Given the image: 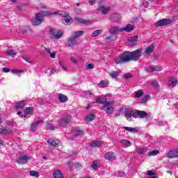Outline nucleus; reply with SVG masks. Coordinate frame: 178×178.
<instances>
[{
  "label": "nucleus",
  "instance_id": "1",
  "mask_svg": "<svg viewBox=\"0 0 178 178\" xmlns=\"http://www.w3.org/2000/svg\"><path fill=\"white\" fill-rule=\"evenodd\" d=\"M142 51L141 49H138L133 51H124L114 60V63L116 65H123V63H127L130 60L136 61L141 58L143 55Z\"/></svg>",
  "mask_w": 178,
  "mask_h": 178
},
{
  "label": "nucleus",
  "instance_id": "2",
  "mask_svg": "<svg viewBox=\"0 0 178 178\" xmlns=\"http://www.w3.org/2000/svg\"><path fill=\"white\" fill-rule=\"evenodd\" d=\"M54 15V13L47 10L43 13V14L41 13H36L35 14V19L33 21V26H38L42 23L44 21V16H51Z\"/></svg>",
  "mask_w": 178,
  "mask_h": 178
},
{
  "label": "nucleus",
  "instance_id": "3",
  "mask_svg": "<svg viewBox=\"0 0 178 178\" xmlns=\"http://www.w3.org/2000/svg\"><path fill=\"white\" fill-rule=\"evenodd\" d=\"M133 118L135 119H137V118H139L140 119H143V118H145L146 120H151V115L148 114V113L140 110L134 111Z\"/></svg>",
  "mask_w": 178,
  "mask_h": 178
},
{
  "label": "nucleus",
  "instance_id": "4",
  "mask_svg": "<svg viewBox=\"0 0 178 178\" xmlns=\"http://www.w3.org/2000/svg\"><path fill=\"white\" fill-rule=\"evenodd\" d=\"M103 108H106V109L104 110L106 113H113V111H115V106L113 105V102H107L106 104H104Z\"/></svg>",
  "mask_w": 178,
  "mask_h": 178
},
{
  "label": "nucleus",
  "instance_id": "5",
  "mask_svg": "<svg viewBox=\"0 0 178 178\" xmlns=\"http://www.w3.org/2000/svg\"><path fill=\"white\" fill-rule=\"evenodd\" d=\"M171 23H172V20H170V19H162L156 23V26L161 27L163 26H168V24H170Z\"/></svg>",
  "mask_w": 178,
  "mask_h": 178
},
{
  "label": "nucleus",
  "instance_id": "6",
  "mask_svg": "<svg viewBox=\"0 0 178 178\" xmlns=\"http://www.w3.org/2000/svg\"><path fill=\"white\" fill-rule=\"evenodd\" d=\"M77 45V40L74 37L68 38L65 43V47H74Z\"/></svg>",
  "mask_w": 178,
  "mask_h": 178
},
{
  "label": "nucleus",
  "instance_id": "7",
  "mask_svg": "<svg viewBox=\"0 0 178 178\" xmlns=\"http://www.w3.org/2000/svg\"><path fill=\"white\" fill-rule=\"evenodd\" d=\"M110 20L111 22H114V23H118V22H120L122 20V15L118 13L112 14L110 16Z\"/></svg>",
  "mask_w": 178,
  "mask_h": 178
},
{
  "label": "nucleus",
  "instance_id": "8",
  "mask_svg": "<svg viewBox=\"0 0 178 178\" xmlns=\"http://www.w3.org/2000/svg\"><path fill=\"white\" fill-rule=\"evenodd\" d=\"M104 158L107 161H115L116 159V154L113 152H108L104 154Z\"/></svg>",
  "mask_w": 178,
  "mask_h": 178
},
{
  "label": "nucleus",
  "instance_id": "9",
  "mask_svg": "<svg viewBox=\"0 0 178 178\" xmlns=\"http://www.w3.org/2000/svg\"><path fill=\"white\" fill-rule=\"evenodd\" d=\"M12 133H13L12 129L0 125V134H12Z\"/></svg>",
  "mask_w": 178,
  "mask_h": 178
},
{
  "label": "nucleus",
  "instance_id": "10",
  "mask_svg": "<svg viewBox=\"0 0 178 178\" xmlns=\"http://www.w3.org/2000/svg\"><path fill=\"white\" fill-rule=\"evenodd\" d=\"M71 121H72V116L67 115L59 122V124L60 126L63 127V126H65V124L70 123Z\"/></svg>",
  "mask_w": 178,
  "mask_h": 178
},
{
  "label": "nucleus",
  "instance_id": "11",
  "mask_svg": "<svg viewBox=\"0 0 178 178\" xmlns=\"http://www.w3.org/2000/svg\"><path fill=\"white\" fill-rule=\"evenodd\" d=\"M29 159H30V156L27 155H20L17 162V163L24 165V163L28 162Z\"/></svg>",
  "mask_w": 178,
  "mask_h": 178
},
{
  "label": "nucleus",
  "instance_id": "12",
  "mask_svg": "<svg viewBox=\"0 0 178 178\" xmlns=\"http://www.w3.org/2000/svg\"><path fill=\"white\" fill-rule=\"evenodd\" d=\"M123 32V29L120 28L119 26H113L109 29L110 34L115 35V34H118V33Z\"/></svg>",
  "mask_w": 178,
  "mask_h": 178
},
{
  "label": "nucleus",
  "instance_id": "13",
  "mask_svg": "<svg viewBox=\"0 0 178 178\" xmlns=\"http://www.w3.org/2000/svg\"><path fill=\"white\" fill-rule=\"evenodd\" d=\"M137 41H138V36L131 37L128 42V45L129 47H134V45H137Z\"/></svg>",
  "mask_w": 178,
  "mask_h": 178
},
{
  "label": "nucleus",
  "instance_id": "14",
  "mask_svg": "<svg viewBox=\"0 0 178 178\" xmlns=\"http://www.w3.org/2000/svg\"><path fill=\"white\" fill-rule=\"evenodd\" d=\"M97 10L98 12H102L103 15H108V13L111 10V8L99 6V7L97 8Z\"/></svg>",
  "mask_w": 178,
  "mask_h": 178
},
{
  "label": "nucleus",
  "instance_id": "15",
  "mask_svg": "<svg viewBox=\"0 0 178 178\" xmlns=\"http://www.w3.org/2000/svg\"><path fill=\"white\" fill-rule=\"evenodd\" d=\"M47 143L49 145H51V147H59V144L60 142L58 140H54L53 138H50L47 140Z\"/></svg>",
  "mask_w": 178,
  "mask_h": 178
},
{
  "label": "nucleus",
  "instance_id": "16",
  "mask_svg": "<svg viewBox=\"0 0 178 178\" xmlns=\"http://www.w3.org/2000/svg\"><path fill=\"white\" fill-rule=\"evenodd\" d=\"M154 48H155V47L154 46V44H152V45L147 47L144 51L145 56H149V55H151V54H152V52H154Z\"/></svg>",
  "mask_w": 178,
  "mask_h": 178
},
{
  "label": "nucleus",
  "instance_id": "17",
  "mask_svg": "<svg viewBox=\"0 0 178 178\" xmlns=\"http://www.w3.org/2000/svg\"><path fill=\"white\" fill-rule=\"evenodd\" d=\"M177 78L171 76L168 80V86H171V87H176L177 86Z\"/></svg>",
  "mask_w": 178,
  "mask_h": 178
},
{
  "label": "nucleus",
  "instance_id": "18",
  "mask_svg": "<svg viewBox=\"0 0 178 178\" xmlns=\"http://www.w3.org/2000/svg\"><path fill=\"white\" fill-rule=\"evenodd\" d=\"M136 29L135 25L127 24L125 27L122 28V31H126L127 33H130V31H133Z\"/></svg>",
  "mask_w": 178,
  "mask_h": 178
},
{
  "label": "nucleus",
  "instance_id": "19",
  "mask_svg": "<svg viewBox=\"0 0 178 178\" xmlns=\"http://www.w3.org/2000/svg\"><path fill=\"white\" fill-rule=\"evenodd\" d=\"M108 102L106 97H97L96 99V104H102L103 106Z\"/></svg>",
  "mask_w": 178,
  "mask_h": 178
},
{
  "label": "nucleus",
  "instance_id": "20",
  "mask_svg": "<svg viewBox=\"0 0 178 178\" xmlns=\"http://www.w3.org/2000/svg\"><path fill=\"white\" fill-rule=\"evenodd\" d=\"M101 145H102V141L99 140H95L90 144L91 148H97V147H101Z\"/></svg>",
  "mask_w": 178,
  "mask_h": 178
},
{
  "label": "nucleus",
  "instance_id": "21",
  "mask_svg": "<svg viewBox=\"0 0 178 178\" xmlns=\"http://www.w3.org/2000/svg\"><path fill=\"white\" fill-rule=\"evenodd\" d=\"M40 123H42V120H38L32 124L31 127V131H32V133L35 131V129H37V126H38Z\"/></svg>",
  "mask_w": 178,
  "mask_h": 178
},
{
  "label": "nucleus",
  "instance_id": "22",
  "mask_svg": "<svg viewBox=\"0 0 178 178\" xmlns=\"http://www.w3.org/2000/svg\"><path fill=\"white\" fill-rule=\"evenodd\" d=\"M24 106H26V103H24V101H21L16 105V109L23 111V109H24Z\"/></svg>",
  "mask_w": 178,
  "mask_h": 178
},
{
  "label": "nucleus",
  "instance_id": "23",
  "mask_svg": "<svg viewBox=\"0 0 178 178\" xmlns=\"http://www.w3.org/2000/svg\"><path fill=\"white\" fill-rule=\"evenodd\" d=\"M108 85L109 81L106 80H103L98 83V87H99L100 88H105V87H108Z\"/></svg>",
  "mask_w": 178,
  "mask_h": 178
},
{
  "label": "nucleus",
  "instance_id": "24",
  "mask_svg": "<svg viewBox=\"0 0 178 178\" xmlns=\"http://www.w3.org/2000/svg\"><path fill=\"white\" fill-rule=\"evenodd\" d=\"M83 34H84V31H75L74 32L72 37L76 40V38H80V37H82Z\"/></svg>",
  "mask_w": 178,
  "mask_h": 178
},
{
  "label": "nucleus",
  "instance_id": "25",
  "mask_svg": "<svg viewBox=\"0 0 178 178\" xmlns=\"http://www.w3.org/2000/svg\"><path fill=\"white\" fill-rule=\"evenodd\" d=\"M161 70H162L161 67L152 65V66L149 67L148 72H161Z\"/></svg>",
  "mask_w": 178,
  "mask_h": 178
},
{
  "label": "nucleus",
  "instance_id": "26",
  "mask_svg": "<svg viewBox=\"0 0 178 178\" xmlns=\"http://www.w3.org/2000/svg\"><path fill=\"white\" fill-rule=\"evenodd\" d=\"M178 154L177 150L175 149L174 150H171L168 152L169 158H177Z\"/></svg>",
  "mask_w": 178,
  "mask_h": 178
},
{
  "label": "nucleus",
  "instance_id": "27",
  "mask_svg": "<svg viewBox=\"0 0 178 178\" xmlns=\"http://www.w3.org/2000/svg\"><path fill=\"white\" fill-rule=\"evenodd\" d=\"M53 177L54 178H63V174L60 172V170H57L54 172Z\"/></svg>",
  "mask_w": 178,
  "mask_h": 178
},
{
  "label": "nucleus",
  "instance_id": "28",
  "mask_svg": "<svg viewBox=\"0 0 178 178\" xmlns=\"http://www.w3.org/2000/svg\"><path fill=\"white\" fill-rule=\"evenodd\" d=\"M120 143L123 147L125 148H127L128 147H130L131 145V143L127 140H121Z\"/></svg>",
  "mask_w": 178,
  "mask_h": 178
},
{
  "label": "nucleus",
  "instance_id": "29",
  "mask_svg": "<svg viewBox=\"0 0 178 178\" xmlns=\"http://www.w3.org/2000/svg\"><path fill=\"white\" fill-rule=\"evenodd\" d=\"M58 99L59 101H60L61 102H67V97H66V95L60 93L58 95Z\"/></svg>",
  "mask_w": 178,
  "mask_h": 178
},
{
  "label": "nucleus",
  "instance_id": "30",
  "mask_svg": "<svg viewBox=\"0 0 178 178\" xmlns=\"http://www.w3.org/2000/svg\"><path fill=\"white\" fill-rule=\"evenodd\" d=\"M46 51L50 54V58H51L52 59H55L56 56V53H55V51L51 52V49H48L47 47H44Z\"/></svg>",
  "mask_w": 178,
  "mask_h": 178
},
{
  "label": "nucleus",
  "instance_id": "31",
  "mask_svg": "<svg viewBox=\"0 0 178 178\" xmlns=\"http://www.w3.org/2000/svg\"><path fill=\"white\" fill-rule=\"evenodd\" d=\"M74 134L75 135V137H79L83 136L84 133L81 129H76L74 131Z\"/></svg>",
  "mask_w": 178,
  "mask_h": 178
},
{
  "label": "nucleus",
  "instance_id": "32",
  "mask_svg": "<svg viewBox=\"0 0 178 178\" xmlns=\"http://www.w3.org/2000/svg\"><path fill=\"white\" fill-rule=\"evenodd\" d=\"M74 21L77 22V23H81V24H87V23H88V20L79 17L74 18Z\"/></svg>",
  "mask_w": 178,
  "mask_h": 178
},
{
  "label": "nucleus",
  "instance_id": "33",
  "mask_svg": "<svg viewBox=\"0 0 178 178\" xmlns=\"http://www.w3.org/2000/svg\"><path fill=\"white\" fill-rule=\"evenodd\" d=\"M62 35H63V31H59L57 33L53 35V38H55V40H59Z\"/></svg>",
  "mask_w": 178,
  "mask_h": 178
},
{
  "label": "nucleus",
  "instance_id": "34",
  "mask_svg": "<svg viewBox=\"0 0 178 178\" xmlns=\"http://www.w3.org/2000/svg\"><path fill=\"white\" fill-rule=\"evenodd\" d=\"M102 33H103L102 29H99V30L95 31L92 33V37H98V35H100V34H102Z\"/></svg>",
  "mask_w": 178,
  "mask_h": 178
},
{
  "label": "nucleus",
  "instance_id": "35",
  "mask_svg": "<svg viewBox=\"0 0 178 178\" xmlns=\"http://www.w3.org/2000/svg\"><path fill=\"white\" fill-rule=\"evenodd\" d=\"M158 154H159V151H158L157 149H154V150L149 152L147 153V155L149 156H155V155H158Z\"/></svg>",
  "mask_w": 178,
  "mask_h": 178
},
{
  "label": "nucleus",
  "instance_id": "36",
  "mask_svg": "<svg viewBox=\"0 0 178 178\" xmlns=\"http://www.w3.org/2000/svg\"><path fill=\"white\" fill-rule=\"evenodd\" d=\"M53 15H58L59 16H66L67 15V13L65 11L58 10L53 13Z\"/></svg>",
  "mask_w": 178,
  "mask_h": 178
},
{
  "label": "nucleus",
  "instance_id": "37",
  "mask_svg": "<svg viewBox=\"0 0 178 178\" xmlns=\"http://www.w3.org/2000/svg\"><path fill=\"white\" fill-rule=\"evenodd\" d=\"M147 152V147H141L137 150V154L139 155H143V154H145Z\"/></svg>",
  "mask_w": 178,
  "mask_h": 178
},
{
  "label": "nucleus",
  "instance_id": "38",
  "mask_svg": "<svg viewBox=\"0 0 178 178\" xmlns=\"http://www.w3.org/2000/svg\"><path fill=\"white\" fill-rule=\"evenodd\" d=\"M109 76L112 77V79H116L118 76H119V72L118 71H112L111 72L109 73Z\"/></svg>",
  "mask_w": 178,
  "mask_h": 178
},
{
  "label": "nucleus",
  "instance_id": "39",
  "mask_svg": "<svg viewBox=\"0 0 178 178\" xmlns=\"http://www.w3.org/2000/svg\"><path fill=\"white\" fill-rule=\"evenodd\" d=\"M6 54L9 55V56H16V51L13 49L6 50Z\"/></svg>",
  "mask_w": 178,
  "mask_h": 178
},
{
  "label": "nucleus",
  "instance_id": "40",
  "mask_svg": "<svg viewBox=\"0 0 178 178\" xmlns=\"http://www.w3.org/2000/svg\"><path fill=\"white\" fill-rule=\"evenodd\" d=\"M30 176H33V177H40V174L38 172L35 170H31L29 172Z\"/></svg>",
  "mask_w": 178,
  "mask_h": 178
},
{
  "label": "nucleus",
  "instance_id": "41",
  "mask_svg": "<svg viewBox=\"0 0 178 178\" xmlns=\"http://www.w3.org/2000/svg\"><path fill=\"white\" fill-rule=\"evenodd\" d=\"M34 108L33 107H28L25 109V115H30L33 113Z\"/></svg>",
  "mask_w": 178,
  "mask_h": 178
},
{
  "label": "nucleus",
  "instance_id": "42",
  "mask_svg": "<svg viewBox=\"0 0 178 178\" xmlns=\"http://www.w3.org/2000/svg\"><path fill=\"white\" fill-rule=\"evenodd\" d=\"M124 130H127V131H130L131 133H134L137 131V129L133 127H124Z\"/></svg>",
  "mask_w": 178,
  "mask_h": 178
},
{
  "label": "nucleus",
  "instance_id": "43",
  "mask_svg": "<svg viewBox=\"0 0 178 178\" xmlns=\"http://www.w3.org/2000/svg\"><path fill=\"white\" fill-rule=\"evenodd\" d=\"M94 118H95V115H94L93 114H90L86 116V120L87 122H92V120H94Z\"/></svg>",
  "mask_w": 178,
  "mask_h": 178
},
{
  "label": "nucleus",
  "instance_id": "44",
  "mask_svg": "<svg viewBox=\"0 0 178 178\" xmlns=\"http://www.w3.org/2000/svg\"><path fill=\"white\" fill-rule=\"evenodd\" d=\"M133 113H134V111H127L125 112V116L126 118H131V116L133 117Z\"/></svg>",
  "mask_w": 178,
  "mask_h": 178
},
{
  "label": "nucleus",
  "instance_id": "45",
  "mask_svg": "<svg viewBox=\"0 0 178 178\" xmlns=\"http://www.w3.org/2000/svg\"><path fill=\"white\" fill-rule=\"evenodd\" d=\"M148 98H149V95L145 96L143 98H142V99L140 100V102L141 104H145V102L148 101Z\"/></svg>",
  "mask_w": 178,
  "mask_h": 178
},
{
  "label": "nucleus",
  "instance_id": "46",
  "mask_svg": "<svg viewBox=\"0 0 178 178\" xmlns=\"http://www.w3.org/2000/svg\"><path fill=\"white\" fill-rule=\"evenodd\" d=\"M58 65L66 72L67 70V68L66 67V65H65V63L63 61H58Z\"/></svg>",
  "mask_w": 178,
  "mask_h": 178
},
{
  "label": "nucleus",
  "instance_id": "47",
  "mask_svg": "<svg viewBox=\"0 0 178 178\" xmlns=\"http://www.w3.org/2000/svg\"><path fill=\"white\" fill-rule=\"evenodd\" d=\"M147 175L149 176H152L151 178H158V177H156V175H155V172H152V170H148Z\"/></svg>",
  "mask_w": 178,
  "mask_h": 178
},
{
  "label": "nucleus",
  "instance_id": "48",
  "mask_svg": "<svg viewBox=\"0 0 178 178\" xmlns=\"http://www.w3.org/2000/svg\"><path fill=\"white\" fill-rule=\"evenodd\" d=\"M86 70H89L90 69H92L94 67V64L92 63H86L85 65Z\"/></svg>",
  "mask_w": 178,
  "mask_h": 178
},
{
  "label": "nucleus",
  "instance_id": "49",
  "mask_svg": "<svg viewBox=\"0 0 178 178\" xmlns=\"http://www.w3.org/2000/svg\"><path fill=\"white\" fill-rule=\"evenodd\" d=\"M143 95H144V92L140 90V91H138V92H136L135 94V97L136 98H140V97L143 96Z\"/></svg>",
  "mask_w": 178,
  "mask_h": 178
},
{
  "label": "nucleus",
  "instance_id": "50",
  "mask_svg": "<svg viewBox=\"0 0 178 178\" xmlns=\"http://www.w3.org/2000/svg\"><path fill=\"white\" fill-rule=\"evenodd\" d=\"M23 59H24V60H26V62H28V63H33V60H31V58L24 56L23 57Z\"/></svg>",
  "mask_w": 178,
  "mask_h": 178
},
{
  "label": "nucleus",
  "instance_id": "51",
  "mask_svg": "<svg viewBox=\"0 0 178 178\" xmlns=\"http://www.w3.org/2000/svg\"><path fill=\"white\" fill-rule=\"evenodd\" d=\"M11 72L14 73L15 74H17V73H22L23 71H22L20 70H17V69H13V70H11Z\"/></svg>",
  "mask_w": 178,
  "mask_h": 178
},
{
  "label": "nucleus",
  "instance_id": "52",
  "mask_svg": "<svg viewBox=\"0 0 178 178\" xmlns=\"http://www.w3.org/2000/svg\"><path fill=\"white\" fill-rule=\"evenodd\" d=\"M159 84L158 81H154L152 83V86L154 87V88H158Z\"/></svg>",
  "mask_w": 178,
  "mask_h": 178
},
{
  "label": "nucleus",
  "instance_id": "53",
  "mask_svg": "<svg viewBox=\"0 0 178 178\" xmlns=\"http://www.w3.org/2000/svg\"><path fill=\"white\" fill-rule=\"evenodd\" d=\"M73 19L70 17H67L65 18V23H70Z\"/></svg>",
  "mask_w": 178,
  "mask_h": 178
},
{
  "label": "nucleus",
  "instance_id": "54",
  "mask_svg": "<svg viewBox=\"0 0 178 178\" xmlns=\"http://www.w3.org/2000/svg\"><path fill=\"white\" fill-rule=\"evenodd\" d=\"M133 77V75L131 74H125L124 75V78L127 79H131Z\"/></svg>",
  "mask_w": 178,
  "mask_h": 178
},
{
  "label": "nucleus",
  "instance_id": "55",
  "mask_svg": "<svg viewBox=\"0 0 178 178\" xmlns=\"http://www.w3.org/2000/svg\"><path fill=\"white\" fill-rule=\"evenodd\" d=\"M82 12H83V10H81V9H80V8H76L75 10V13L76 15H81Z\"/></svg>",
  "mask_w": 178,
  "mask_h": 178
},
{
  "label": "nucleus",
  "instance_id": "56",
  "mask_svg": "<svg viewBox=\"0 0 178 178\" xmlns=\"http://www.w3.org/2000/svg\"><path fill=\"white\" fill-rule=\"evenodd\" d=\"M2 72H3V73H9V72H10V69L8 67H3L2 69Z\"/></svg>",
  "mask_w": 178,
  "mask_h": 178
},
{
  "label": "nucleus",
  "instance_id": "57",
  "mask_svg": "<svg viewBox=\"0 0 178 178\" xmlns=\"http://www.w3.org/2000/svg\"><path fill=\"white\" fill-rule=\"evenodd\" d=\"M143 6L144 8H148V6H149V3H148V1H143Z\"/></svg>",
  "mask_w": 178,
  "mask_h": 178
},
{
  "label": "nucleus",
  "instance_id": "58",
  "mask_svg": "<svg viewBox=\"0 0 178 178\" xmlns=\"http://www.w3.org/2000/svg\"><path fill=\"white\" fill-rule=\"evenodd\" d=\"M91 168L94 169V170H96V169L98 168V164L93 163L91 165Z\"/></svg>",
  "mask_w": 178,
  "mask_h": 178
},
{
  "label": "nucleus",
  "instance_id": "59",
  "mask_svg": "<svg viewBox=\"0 0 178 178\" xmlns=\"http://www.w3.org/2000/svg\"><path fill=\"white\" fill-rule=\"evenodd\" d=\"M71 60L74 65H77V60L74 57H71Z\"/></svg>",
  "mask_w": 178,
  "mask_h": 178
},
{
  "label": "nucleus",
  "instance_id": "60",
  "mask_svg": "<svg viewBox=\"0 0 178 178\" xmlns=\"http://www.w3.org/2000/svg\"><path fill=\"white\" fill-rule=\"evenodd\" d=\"M97 3V0H89L90 5H95Z\"/></svg>",
  "mask_w": 178,
  "mask_h": 178
},
{
  "label": "nucleus",
  "instance_id": "61",
  "mask_svg": "<svg viewBox=\"0 0 178 178\" xmlns=\"http://www.w3.org/2000/svg\"><path fill=\"white\" fill-rule=\"evenodd\" d=\"M56 73V70L52 68L51 70H50V74H55Z\"/></svg>",
  "mask_w": 178,
  "mask_h": 178
},
{
  "label": "nucleus",
  "instance_id": "62",
  "mask_svg": "<svg viewBox=\"0 0 178 178\" xmlns=\"http://www.w3.org/2000/svg\"><path fill=\"white\" fill-rule=\"evenodd\" d=\"M47 130H55V126L51 125L50 127H48Z\"/></svg>",
  "mask_w": 178,
  "mask_h": 178
},
{
  "label": "nucleus",
  "instance_id": "63",
  "mask_svg": "<svg viewBox=\"0 0 178 178\" xmlns=\"http://www.w3.org/2000/svg\"><path fill=\"white\" fill-rule=\"evenodd\" d=\"M6 124H7L8 126H10V124H12V122L8 120V121H6Z\"/></svg>",
  "mask_w": 178,
  "mask_h": 178
},
{
  "label": "nucleus",
  "instance_id": "64",
  "mask_svg": "<svg viewBox=\"0 0 178 178\" xmlns=\"http://www.w3.org/2000/svg\"><path fill=\"white\" fill-rule=\"evenodd\" d=\"M49 31L50 33H55V29H51Z\"/></svg>",
  "mask_w": 178,
  "mask_h": 178
}]
</instances>
